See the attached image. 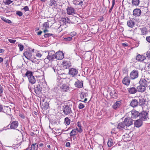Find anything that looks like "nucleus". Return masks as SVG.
Listing matches in <instances>:
<instances>
[{
    "instance_id": "obj_1",
    "label": "nucleus",
    "mask_w": 150,
    "mask_h": 150,
    "mask_svg": "<svg viewBox=\"0 0 150 150\" xmlns=\"http://www.w3.org/2000/svg\"><path fill=\"white\" fill-rule=\"evenodd\" d=\"M42 87L39 83L34 85V91L35 93V95L38 97L41 96L42 94Z\"/></svg>"
},
{
    "instance_id": "obj_2",
    "label": "nucleus",
    "mask_w": 150,
    "mask_h": 150,
    "mask_svg": "<svg viewBox=\"0 0 150 150\" xmlns=\"http://www.w3.org/2000/svg\"><path fill=\"white\" fill-rule=\"evenodd\" d=\"M47 99V98H42L40 101V105L42 109L46 110L49 107V103L46 100Z\"/></svg>"
},
{
    "instance_id": "obj_3",
    "label": "nucleus",
    "mask_w": 150,
    "mask_h": 150,
    "mask_svg": "<svg viewBox=\"0 0 150 150\" xmlns=\"http://www.w3.org/2000/svg\"><path fill=\"white\" fill-rule=\"evenodd\" d=\"M63 112L66 115H68L72 112L71 108L68 105H64L63 107Z\"/></svg>"
},
{
    "instance_id": "obj_4",
    "label": "nucleus",
    "mask_w": 150,
    "mask_h": 150,
    "mask_svg": "<svg viewBox=\"0 0 150 150\" xmlns=\"http://www.w3.org/2000/svg\"><path fill=\"white\" fill-rule=\"evenodd\" d=\"M18 122L14 121L11 122L10 124L7 126L6 127H7V129H15L17 128L18 126Z\"/></svg>"
},
{
    "instance_id": "obj_5",
    "label": "nucleus",
    "mask_w": 150,
    "mask_h": 150,
    "mask_svg": "<svg viewBox=\"0 0 150 150\" xmlns=\"http://www.w3.org/2000/svg\"><path fill=\"white\" fill-rule=\"evenodd\" d=\"M139 76V71L137 70L134 69L132 71L130 74V77L132 79L137 78Z\"/></svg>"
},
{
    "instance_id": "obj_6",
    "label": "nucleus",
    "mask_w": 150,
    "mask_h": 150,
    "mask_svg": "<svg viewBox=\"0 0 150 150\" xmlns=\"http://www.w3.org/2000/svg\"><path fill=\"white\" fill-rule=\"evenodd\" d=\"M47 58L49 61H52L54 59H56L55 52L53 51H50L48 52Z\"/></svg>"
},
{
    "instance_id": "obj_7",
    "label": "nucleus",
    "mask_w": 150,
    "mask_h": 150,
    "mask_svg": "<svg viewBox=\"0 0 150 150\" xmlns=\"http://www.w3.org/2000/svg\"><path fill=\"white\" fill-rule=\"evenodd\" d=\"M148 113L144 111H143L141 113H140L139 119L142 121H145L147 120V118L149 119V118L148 116Z\"/></svg>"
},
{
    "instance_id": "obj_8",
    "label": "nucleus",
    "mask_w": 150,
    "mask_h": 150,
    "mask_svg": "<svg viewBox=\"0 0 150 150\" xmlns=\"http://www.w3.org/2000/svg\"><path fill=\"white\" fill-rule=\"evenodd\" d=\"M78 74V69L74 68H69V74L72 77H75Z\"/></svg>"
},
{
    "instance_id": "obj_9",
    "label": "nucleus",
    "mask_w": 150,
    "mask_h": 150,
    "mask_svg": "<svg viewBox=\"0 0 150 150\" xmlns=\"http://www.w3.org/2000/svg\"><path fill=\"white\" fill-rule=\"evenodd\" d=\"M123 122L125 123V125L126 126V129H127V127H129L132 124V120L130 117L125 118Z\"/></svg>"
},
{
    "instance_id": "obj_10",
    "label": "nucleus",
    "mask_w": 150,
    "mask_h": 150,
    "mask_svg": "<svg viewBox=\"0 0 150 150\" xmlns=\"http://www.w3.org/2000/svg\"><path fill=\"white\" fill-rule=\"evenodd\" d=\"M55 54L56 59L58 60H62L64 57L63 53L60 51L57 52Z\"/></svg>"
},
{
    "instance_id": "obj_11",
    "label": "nucleus",
    "mask_w": 150,
    "mask_h": 150,
    "mask_svg": "<svg viewBox=\"0 0 150 150\" xmlns=\"http://www.w3.org/2000/svg\"><path fill=\"white\" fill-rule=\"evenodd\" d=\"M139 105L143 108L145 105V103L146 102V99L142 97H139L138 100Z\"/></svg>"
},
{
    "instance_id": "obj_12",
    "label": "nucleus",
    "mask_w": 150,
    "mask_h": 150,
    "mask_svg": "<svg viewBox=\"0 0 150 150\" xmlns=\"http://www.w3.org/2000/svg\"><path fill=\"white\" fill-rule=\"evenodd\" d=\"M122 105V103L120 101H117L112 106V108L114 110H116L120 108Z\"/></svg>"
},
{
    "instance_id": "obj_13",
    "label": "nucleus",
    "mask_w": 150,
    "mask_h": 150,
    "mask_svg": "<svg viewBox=\"0 0 150 150\" xmlns=\"http://www.w3.org/2000/svg\"><path fill=\"white\" fill-rule=\"evenodd\" d=\"M139 105L138 100L134 99L131 101L130 105L133 108Z\"/></svg>"
},
{
    "instance_id": "obj_14",
    "label": "nucleus",
    "mask_w": 150,
    "mask_h": 150,
    "mask_svg": "<svg viewBox=\"0 0 150 150\" xmlns=\"http://www.w3.org/2000/svg\"><path fill=\"white\" fill-rule=\"evenodd\" d=\"M23 55L25 56V58L28 60L30 59L31 58L32 54L30 53V50L25 51L23 53Z\"/></svg>"
},
{
    "instance_id": "obj_15",
    "label": "nucleus",
    "mask_w": 150,
    "mask_h": 150,
    "mask_svg": "<svg viewBox=\"0 0 150 150\" xmlns=\"http://www.w3.org/2000/svg\"><path fill=\"white\" fill-rule=\"evenodd\" d=\"M62 64L64 69H67L71 66V63L69 61L63 62Z\"/></svg>"
},
{
    "instance_id": "obj_16",
    "label": "nucleus",
    "mask_w": 150,
    "mask_h": 150,
    "mask_svg": "<svg viewBox=\"0 0 150 150\" xmlns=\"http://www.w3.org/2000/svg\"><path fill=\"white\" fill-rule=\"evenodd\" d=\"M131 117L132 118H136L138 116L139 117L140 113L139 112L136 111L135 110H133L131 112Z\"/></svg>"
},
{
    "instance_id": "obj_17",
    "label": "nucleus",
    "mask_w": 150,
    "mask_h": 150,
    "mask_svg": "<svg viewBox=\"0 0 150 150\" xmlns=\"http://www.w3.org/2000/svg\"><path fill=\"white\" fill-rule=\"evenodd\" d=\"M11 111V108L8 106H4L3 111L2 112L6 113V114L9 115Z\"/></svg>"
},
{
    "instance_id": "obj_18",
    "label": "nucleus",
    "mask_w": 150,
    "mask_h": 150,
    "mask_svg": "<svg viewBox=\"0 0 150 150\" xmlns=\"http://www.w3.org/2000/svg\"><path fill=\"white\" fill-rule=\"evenodd\" d=\"M122 82L123 83L127 86L129 85L130 80L129 78V76H125V77L123 79Z\"/></svg>"
},
{
    "instance_id": "obj_19",
    "label": "nucleus",
    "mask_w": 150,
    "mask_h": 150,
    "mask_svg": "<svg viewBox=\"0 0 150 150\" xmlns=\"http://www.w3.org/2000/svg\"><path fill=\"white\" fill-rule=\"evenodd\" d=\"M146 59V57L142 55L139 54L136 57V60L138 61L142 62Z\"/></svg>"
},
{
    "instance_id": "obj_20",
    "label": "nucleus",
    "mask_w": 150,
    "mask_h": 150,
    "mask_svg": "<svg viewBox=\"0 0 150 150\" xmlns=\"http://www.w3.org/2000/svg\"><path fill=\"white\" fill-rule=\"evenodd\" d=\"M120 129V130H122L123 129H127L126 128V126L125 125V123L124 122H120L117 125V128Z\"/></svg>"
},
{
    "instance_id": "obj_21",
    "label": "nucleus",
    "mask_w": 150,
    "mask_h": 150,
    "mask_svg": "<svg viewBox=\"0 0 150 150\" xmlns=\"http://www.w3.org/2000/svg\"><path fill=\"white\" fill-rule=\"evenodd\" d=\"M75 86L79 88H82L83 86V83L78 80H77L75 83Z\"/></svg>"
},
{
    "instance_id": "obj_22",
    "label": "nucleus",
    "mask_w": 150,
    "mask_h": 150,
    "mask_svg": "<svg viewBox=\"0 0 150 150\" xmlns=\"http://www.w3.org/2000/svg\"><path fill=\"white\" fill-rule=\"evenodd\" d=\"M142 124V120L139 119L135 121L134 123V126L137 127H141Z\"/></svg>"
},
{
    "instance_id": "obj_23",
    "label": "nucleus",
    "mask_w": 150,
    "mask_h": 150,
    "mask_svg": "<svg viewBox=\"0 0 150 150\" xmlns=\"http://www.w3.org/2000/svg\"><path fill=\"white\" fill-rule=\"evenodd\" d=\"M129 93L131 94H134L136 93L137 92V88L134 87H131L127 88Z\"/></svg>"
},
{
    "instance_id": "obj_24",
    "label": "nucleus",
    "mask_w": 150,
    "mask_h": 150,
    "mask_svg": "<svg viewBox=\"0 0 150 150\" xmlns=\"http://www.w3.org/2000/svg\"><path fill=\"white\" fill-rule=\"evenodd\" d=\"M61 88L63 92H67L69 89V87L66 84H62L61 87Z\"/></svg>"
},
{
    "instance_id": "obj_25",
    "label": "nucleus",
    "mask_w": 150,
    "mask_h": 150,
    "mask_svg": "<svg viewBox=\"0 0 150 150\" xmlns=\"http://www.w3.org/2000/svg\"><path fill=\"white\" fill-rule=\"evenodd\" d=\"M133 15L134 16H139L141 13V11L139 9L136 8L133 11Z\"/></svg>"
},
{
    "instance_id": "obj_26",
    "label": "nucleus",
    "mask_w": 150,
    "mask_h": 150,
    "mask_svg": "<svg viewBox=\"0 0 150 150\" xmlns=\"http://www.w3.org/2000/svg\"><path fill=\"white\" fill-rule=\"evenodd\" d=\"M67 13L69 15H72V13L74 12V9L72 7H68L67 9Z\"/></svg>"
},
{
    "instance_id": "obj_27",
    "label": "nucleus",
    "mask_w": 150,
    "mask_h": 150,
    "mask_svg": "<svg viewBox=\"0 0 150 150\" xmlns=\"http://www.w3.org/2000/svg\"><path fill=\"white\" fill-rule=\"evenodd\" d=\"M127 24L128 27L132 28L134 26L135 22L132 20L130 19L127 21Z\"/></svg>"
},
{
    "instance_id": "obj_28",
    "label": "nucleus",
    "mask_w": 150,
    "mask_h": 150,
    "mask_svg": "<svg viewBox=\"0 0 150 150\" xmlns=\"http://www.w3.org/2000/svg\"><path fill=\"white\" fill-rule=\"evenodd\" d=\"M25 76L28 77V79L29 78H31L32 77H33V76H34L33 75V72L31 71L27 70L24 76L25 77Z\"/></svg>"
},
{
    "instance_id": "obj_29",
    "label": "nucleus",
    "mask_w": 150,
    "mask_h": 150,
    "mask_svg": "<svg viewBox=\"0 0 150 150\" xmlns=\"http://www.w3.org/2000/svg\"><path fill=\"white\" fill-rule=\"evenodd\" d=\"M137 91H138L139 92H143L145 91L146 90V87L140 85L137 87Z\"/></svg>"
},
{
    "instance_id": "obj_30",
    "label": "nucleus",
    "mask_w": 150,
    "mask_h": 150,
    "mask_svg": "<svg viewBox=\"0 0 150 150\" xmlns=\"http://www.w3.org/2000/svg\"><path fill=\"white\" fill-rule=\"evenodd\" d=\"M122 139H124V141L127 142L131 140V137L129 136V134H126L123 135Z\"/></svg>"
},
{
    "instance_id": "obj_31",
    "label": "nucleus",
    "mask_w": 150,
    "mask_h": 150,
    "mask_svg": "<svg viewBox=\"0 0 150 150\" xmlns=\"http://www.w3.org/2000/svg\"><path fill=\"white\" fill-rule=\"evenodd\" d=\"M110 94L112 98H116L118 97L117 94L115 90L112 91L110 92Z\"/></svg>"
},
{
    "instance_id": "obj_32",
    "label": "nucleus",
    "mask_w": 150,
    "mask_h": 150,
    "mask_svg": "<svg viewBox=\"0 0 150 150\" xmlns=\"http://www.w3.org/2000/svg\"><path fill=\"white\" fill-rule=\"evenodd\" d=\"M142 34V35H146L148 32L147 28L146 27H144L142 28H140Z\"/></svg>"
},
{
    "instance_id": "obj_33",
    "label": "nucleus",
    "mask_w": 150,
    "mask_h": 150,
    "mask_svg": "<svg viewBox=\"0 0 150 150\" xmlns=\"http://www.w3.org/2000/svg\"><path fill=\"white\" fill-rule=\"evenodd\" d=\"M28 79L29 83H30L31 84H34L35 83L36 80L34 76H33V77H32L31 78H28Z\"/></svg>"
},
{
    "instance_id": "obj_34",
    "label": "nucleus",
    "mask_w": 150,
    "mask_h": 150,
    "mask_svg": "<svg viewBox=\"0 0 150 150\" xmlns=\"http://www.w3.org/2000/svg\"><path fill=\"white\" fill-rule=\"evenodd\" d=\"M50 2L49 5L50 6H53L55 7L57 5V1L56 0H51Z\"/></svg>"
},
{
    "instance_id": "obj_35",
    "label": "nucleus",
    "mask_w": 150,
    "mask_h": 150,
    "mask_svg": "<svg viewBox=\"0 0 150 150\" xmlns=\"http://www.w3.org/2000/svg\"><path fill=\"white\" fill-rule=\"evenodd\" d=\"M146 80L145 79H140L139 83L141 86H144L146 87Z\"/></svg>"
},
{
    "instance_id": "obj_36",
    "label": "nucleus",
    "mask_w": 150,
    "mask_h": 150,
    "mask_svg": "<svg viewBox=\"0 0 150 150\" xmlns=\"http://www.w3.org/2000/svg\"><path fill=\"white\" fill-rule=\"evenodd\" d=\"M5 65L4 66V68L5 69H8L9 68V62L8 60H6L4 61Z\"/></svg>"
},
{
    "instance_id": "obj_37",
    "label": "nucleus",
    "mask_w": 150,
    "mask_h": 150,
    "mask_svg": "<svg viewBox=\"0 0 150 150\" xmlns=\"http://www.w3.org/2000/svg\"><path fill=\"white\" fill-rule=\"evenodd\" d=\"M1 19L3 21H4L6 23H7L9 24L11 23H12V22L11 20H10L6 19L4 17L1 16Z\"/></svg>"
},
{
    "instance_id": "obj_38",
    "label": "nucleus",
    "mask_w": 150,
    "mask_h": 150,
    "mask_svg": "<svg viewBox=\"0 0 150 150\" xmlns=\"http://www.w3.org/2000/svg\"><path fill=\"white\" fill-rule=\"evenodd\" d=\"M77 125L78 126V127H79V130L78 131V132L80 133H81V132H82L83 131V130L82 129V126L81 125V123L80 122H77Z\"/></svg>"
},
{
    "instance_id": "obj_39",
    "label": "nucleus",
    "mask_w": 150,
    "mask_h": 150,
    "mask_svg": "<svg viewBox=\"0 0 150 150\" xmlns=\"http://www.w3.org/2000/svg\"><path fill=\"white\" fill-rule=\"evenodd\" d=\"M62 21L65 23V24L66 23H69V19L67 17H64L62 19Z\"/></svg>"
},
{
    "instance_id": "obj_40",
    "label": "nucleus",
    "mask_w": 150,
    "mask_h": 150,
    "mask_svg": "<svg viewBox=\"0 0 150 150\" xmlns=\"http://www.w3.org/2000/svg\"><path fill=\"white\" fill-rule=\"evenodd\" d=\"M37 145L36 143L33 144L31 146L29 150H37V147H36V145Z\"/></svg>"
},
{
    "instance_id": "obj_41",
    "label": "nucleus",
    "mask_w": 150,
    "mask_h": 150,
    "mask_svg": "<svg viewBox=\"0 0 150 150\" xmlns=\"http://www.w3.org/2000/svg\"><path fill=\"white\" fill-rule=\"evenodd\" d=\"M139 0H132V4L136 6H137L139 5Z\"/></svg>"
},
{
    "instance_id": "obj_42",
    "label": "nucleus",
    "mask_w": 150,
    "mask_h": 150,
    "mask_svg": "<svg viewBox=\"0 0 150 150\" xmlns=\"http://www.w3.org/2000/svg\"><path fill=\"white\" fill-rule=\"evenodd\" d=\"M112 139L111 138L109 139L107 143L108 146L109 147H111L112 145Z\"/></svg>"
},
{
    "instance_id": "obj_43",
    "label": "nucleus",
    "mask_w": 150,
    "mask_h": 150,
    "mask_svg": "<svg viewBox=\"0 0 150 150\" xmlns=\"http://www.w3.org/2000/svg\"><path fill=\"white\" fill-rule=\"evenodd\" d=\"M76 131L75 129H73L70 133V135L71 137L75 136L76 135Z\"/></svg>"
},
{
    "instance_id": "obj_44",
    "label": "nucleus",
    "mask_w": 150,
    "mask_h": 150,
    "mask_svg": "<svg viewBox=\"0 0 150 150\" xmlns=\"http://www.w3.org/2000/svg\"><path fill=\"white\" fill-rule=\"evenodd\" d=\"M122 71H123V74H125L126 75V76H129L128 75V70L127 68H124L122 69Z\"/></svg>"
},
{
    "instance_id": "obj_45",
    "label": "nucleus",
    "mask_w": 150,
    "mask_h": 150,
    "mask_svg": "<svg viewBox=\"0 0 150 150\" xmlns=\"http://www.w3.org/2000/svg\"><path fill=\"white\" fill-rule=\"evenodd\" d=\"M65 123L67 125L70 124V120L68 117H66L64 119Z\"/></svg>"
},
{
    "instance_id": "obj_46",
    "label": "nucleus",
    "mask_w": 150,
    "mask_h": 150,
    "mask_svg": "<svg viewBox=\"0 0 150 150\" xmlns=\"http://www.w3.org/2000/svg\"><path fill=\"white\" fill-rule=\"evenodd\" d=\"M86 96V93L84 92H82L80 94V97L81 99H83Z\"/></svg>"
},
{
    "instance_id": "obj_47",
    "label": "nucleus",
    "mask_w": 150,
    "mask_h": 150,
    "mask_svg": "<svg viewBox=\"0 0 150 150\" xmlns=\"http://www.w3.org/2000/svg\"><path fill=\"white\" fill-rule=\"evenodd\" d=\"M13 1H11V0H6L5 2L4 1V3L5 5H9Z\"/></svg>"
},
{
    "instance_id": "obj_48",
    "label": "nucleus",
    "mask_w": 150,
    "mask_h": 150,
    "mask_svg": "<svg viewBox=\"0 0 150 150\" xmlns=\"http://www.w3.org/2000/svg\"><path fill=\"white\" fill-rule=\"evenodd\" d=\"M54 35L51 33H45L44 35L45 38H47L51 36H52L54 37Z\"/></svg>"
},
{
    "instance_id": "obj_49",
    "label": "nucleus",
    "mask_w": 150,
    "mask_h": 150,
    "mask_svg": "<svg viewBox=\"0 0 150 150\" xmlns=\"http://www.w3.org/2000/svg\"><path fill=\"white\" fill-rule=\"evenodd\" d=\"M18 46L20 51H22L23 50L24 47L23 45L21 44H18Z\"/></svg>"
},
{
    "instance_id": "obj_50",
    "label": "nucleus",
    "mask_w": 150,
    "mask_h": 150,
    "mask_svg": "<svg viewBox=\"0 0 150 150\" xmlns=\"http://www.w3.org/2000/svg\"><path fill=\"white\" fill-rule=\"evenodd\" d=\"M72 39V37H69L65 38L64 39V41H71Z\"/></svg>"
},
{
    "instance_id": "obj_51",
    "label": "nucleus",
    "mask_w": 150,
    "mask_h": 150,
    "mask_svg": "<svg viewBox=\"0 0 150 150\" xmlns=\"http://www.w3.org/2000/svg\"><path fill=\"white\" fill-rule=\"evenodd\" d=\"M3 88L1 86V84L0 83V96H1L2 95V93L3 92Z\"/></svg>"
},
{
    "instance_id": "obj_52",
    "label": "nucleus",
    "mask_w": 150,
    "mask_h": 150,
    "mask_svg": "<svg viewBox=\"0 0 150 150\" xmlns=\"http://www.w3.org/2000/svg\"><path fill=\"white\" fill-rule=\"evenodd\" d=\"M80 1V0H74L73 1V4L75 5V6H76L78 5Z\"/></svg>"
},
{
    "instance_id": "obj_53",
    "label": "nucleus",
    "mask_w": 150,
    "mask_h": 150,
    "mask_svg": "<svg viewBox=\"0 0 150 150\" xmlns=\"http://www.w3.org/2000/svg\"><path fill=\"white\" fill-rule=\"evenodd\" d=\"M146 55V57H147L149 59H150V51H147Z\"/></svg>"
},
{
    "instance_id": "obj_54",
    "label": "nucleus",
    "mask_w": 150,
    "mask_h": 150,
    "mask_svg": "<svg viewBox=\"0 0 150 150\" xmlns=\"http://www.w3.org/2000/svg\"><path fill=\"white\" fill-rule=\"evenodd\" d=\"M16 14L18 15L19 16H21L23 15V13L21 11H17L16 12Z\"/></svg>"
},
{
    "instance_id": "obj_55",
    "label": "nucleus",
    "mask_w": 150,
    "mask_h": 150,
    "mask_svg": "<svg viewBox=\"0 0 150 150\" xmlns=\"http://www.w3.org/2000/svg\"><path fill=\"white\" fill-rule=\"evenodd\" d=\"M43 27H45V28H49V23L48 22H46L45 23L43 24Z\"/></svg>"
},
{
    "instance_id": "obj_56",
    "label": "nucleus",
    "mask_w": 150,
    "mask_h": 150,
    "mask_svg": "<svg viewBox=\"0 0 150 150\" xmlns=\"http://www.w3.org/2000/svg\"><path fill=\"white\" fill-rule=\"evenodd\" d=\"M85 107V106L82 103H80L79 106V109H82Z\"/></svg>"
},
{
    "instance_id": "obj_57",
    "label": "nucleus",
    "mask_w": 150,
    "mask_h": 150,
    "mask_svg": "<svg viewBox=\"0 0 150 150\" xmlns=\"http://www.w3.org/2000/svg\"><path fill=\"white\" fill-rule=\"evenodd\" d=\"M8 41L11 43H14V44L15 42H16V40H13L11 39H8Z\"/></svg>"
},
{
    "instance_id": "obj_58",
    "label": "nucleus",
    "mask_w": 150,
    "mask_h": 150,
    "mask_svg": "<svg viewBox=\"0 0 150 150\" xmlns=\"http://www.w3.org/2000/svg\"><path fill=\"white\" fill-rule=\"evenodd\" d=\"M24 9L25 11H29V9L28 6H25L24 7V8L23 9Z\"/></svg>"
},
{
    "instance_id": "obj_59",
    "label": "nucleus",
    "mask_w": 150,
    "mask_h": 150,
    "mask_svg": "<svg viewBox=\"0 0 150 150\" xmlns=\"http://www.w3.org/2000/svg\"><path fill=\"white\" fill-rule=\"evenodd\" d=\"M3 107L4 106H3V105L0 104V112H3Z\"/></svg>"
},
{
    "instance_id": "obj_60",
    "label": "nucleus",
    "mask_w": 150,
    "mask_h": 150,
    "mask_svg": "<svg viewBox=\"0 0 150 150\" xmlns=\"http://www.w3.org/2000/svg\"><path fill=\"white\" fill-rule=\"evenodd\" d=\"M146 40L148 42L150 43V36L146 37Z\"/></svg>"
},
{
    "instance_id": "obj_61",
    "label": "nucleus",
    "mask_w": 150,
    "mask_h": 150,
    "mask_svg": "<svg viewBox=\"0 0 150 150\" xmlns=\"http://www.w3.org/2000/svg\"><path fill=\"white\" fill-rule=\"evenodd\" d=\"M65 146L66 147H70V143L69 142H67L66 143Z\"/></svg>"
},
{
    "instance_id": "obj_62",
    "label": "nucleus",
    "mask_w": 150,
    "mask_h": 150,
    "mask_svg": "<svg viewBox=\"0 0 150 150\" xmlns=\"http://www.w3.org/2000/svg\"><path fill=\"white\" fill-rule=\"evenodd\" d=\"M76 33L73 32L70 33V35L73 37L74 36L76 35Z\"/></svg>"
},
{
    "instance_id": "obj_63",
    "label": "nucleus",
    "mask_w": 150,
    "mask_h": 150,
    "mask_svg": "<svg viewBox=\"0 0 150 150\" xmlns=\"http://www.w3.org/2000/svg\"><path fill=\"white\" fill-rule=\"evenodd\" d=\"M83 1H80V2H79V3L78 4V5L82 6V5H83Z\"/></svg>"
},
{
    "instance_id": "obj_64",
    "label": "nucleus",
    "mask_w": 150,
    "mask_h": 150,
    "mask_svg": "<svg viewBox=\"0 0 150 150\" xmlns=\"http://www.w3.org/2000/svg\"><path fill=\"white\" fill-rule=\"evenodd\" d=\"M42 56V54L40 53H38L36 55V56L38 57H41Z\"/></svg>"
}]
</instances>
